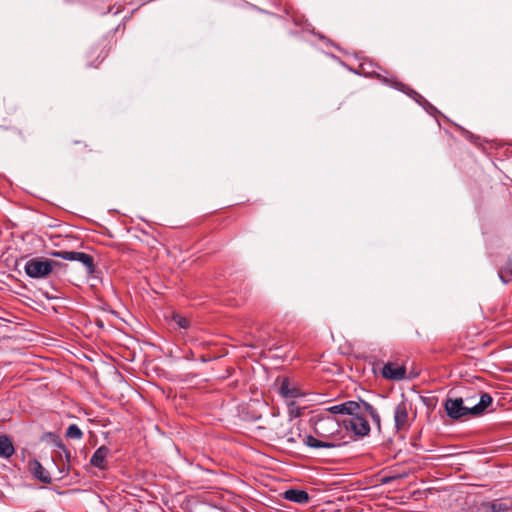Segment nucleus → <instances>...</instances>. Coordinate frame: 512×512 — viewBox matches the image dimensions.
Segmentation results:
<instances>
[{"label": "nucleus", "mask_w": 512, "mask_h": 512, "mask_svg": "<svg viewBox=\"0 0 512 512\" xmlns=\"http://www.w3.org/2000/svg\"><path fill=\"white\" fill-rule=\"evenodd\" d=\"M403 93L406 94L411 99H413L421 107L428 101L420 93H418L416 90L412 89L408 85L406 86Z\"/></svg>", "instance_id": "6ab92c4d"}, {"label": "nucleus", "mask_w": 512, "mask_h": 512, "mask_svg": "<svg viewBox=\"0 0 512 512\" xmlns=\"http://www.w3.org/2000/svg\"><path fill=\"white\" fill-rule=\"evenodd\" d=\"M76 261L83 264L88 275H92L95 272L96 267L93 256L84 252H78Z\"/></svg>", "instance_id": "2eb2a0df"}, {"label": "nucleus", "mask_w": 512, "mask_h": 512, "mask_svg": "<svg viewBox=\"0 0 512 512\" xmlns=\"http://www.w3.org/2000/svg\"><path fill=\"white\" fill-rule=\"evenodd\" d=\"M65 435L67 438L80 440L83 437V432L76 424H71L66 429Z\"/></svg>", "instance_id": "412c9836"}, {"label": "nucleus", "mask_w": 512, "mask_h": 512, "mask_svg": "<svg viewBox=\"0 0 512 512\" xmlns=\"http://www.w3.org/2000/svg\"><path fill=\"white\" fill-rule=\"evenodd\" d=\"M422 107L430 115L435 116L436 114L439 113L438 109L435 106H433L429 101H427Z\"/></svg>", "instance_id": "393cba45"}, {"label": "nucleus", "mask_w": 512, "mask_h": 512, "mask_svg": "<svg viewBox=\"0 0 512 512\" xmlns=\"http://www.w3.org/2000/svg\"><path fill=\"white\" fill-rule=\"evenodd\" d=\"M364 414L365 416L370 415L373 422L376 423L378 426L380 425V415L371 404L364 403Z\"/></svg>", "instance_id": "4be33fe9"}, {"label": "nucleus", "mask_w": 512, "mask_h": 512, "mask_svg": "<svg viewBox=\"0 0 512 512\" xmlns=\"http://www.w3.org/2000/svg\"><path fill=\"white\" fill-rule=\"evenodd\" d=\"M109 452L110 450L108 447L104 445L100 446L93 453L90 459V464L100 470H105L107 468L106 458L109 455Z\"/></svg>", "instance_id": "1a4fd4ad"}, {"label": "nucleus", "mask_w": 512, "mask_h": 512, "mask_svg": "<svg viewBox=\"0 0 512 512\" xmlns=\"http://www.w3.org/2000/svg\"><path fill=\"white\" fill-rule=\"evenodd\" d=\"M52 257L61 258L69 261H76L78 252L75 251H52L49 253Z\"/></svg>", "instance_id": "aec40b11"}, {"label": "nucleus", "mask_w": 512, "mask_h": 512, "mask_svg": "<svg viewBox=\"0 0 512 512\" xmlns=\"http://www.w3.org/2000/svg\"><path fill=\"white\" fill-rule=\"evenodd\" d=\"M316 436L305 435L303 443L312 449H335L348 444L342 424L332 415L320 413L313 418Z\"/></svg>", "instance_id": "f257e3e1"}, {"label": "nucleus", "mask_w": 512, "mask_h": 512, "mask_svg": "<svg viewBox=\"0 0 512 512\" xmlns=\"http://www.w3.org/2000/svg\"><path fill=\"white\" fill-rule=\"evenodd\" d=\"M512 503L509 501L495 500L493 502H484L481 504L480 512H507L511 510Z\"/></svg>", "instance_id": "9b49d317"}, {"label": "nucleus", "mask_w": 512, "mask_h": 512, "mask_svg": "<svg viewBox=\"0 0 512 512\" xmlns=\"http://www.w3.org/2000/svg\"><path fill=\"white\" fill-rule=\"evenodd\" d=\"M324 414H330L332 416L336 415V414H343L344 415L345 414L344 402L328 407L325 410Z\"/></svg>", "instance_id": "5701e85b"}, {"label": "nucleus", "mask_w": 512, "mask_h": 512, "mask_svg": "<svg viewBox=\"0 0 512 512\" xmlns=\"http://www.w3.org/2000/svg\"><path fill=\"white\" fill-rule=\"evenodd\" d=\"M498 275L505 284L512 280V253L509 255L506 263L500 268Z\"/></svg>", "instance_id": "f3484780"}, {"label": "nucleus", "mask_w": 512, "mask_h": 512, "mask_svg": "<svg viewBox=\"0 0 512 512\" xmlns=\"http://www.w3.org/2000/svg\"><path fill=\"white\" fill-rule=\"evenodd\" d=\"M372 65H373V66H369V65H367V66H366V68H367L368 70H373V69H375V70H377V71H379V72H380V71H383V69H382L381 67H379L377 64L372 63Z\"/></svg>", "instance_id": "bb28decb"}, {"label": "nucleus", "mask_w": 512, "mask_h": 512, "mask_svg": "<svg viewBox=\"0 0 512 512\" xmlns=\"http://www.w3.org/2000/svg\"><path fill=\"white\" fill-rule=\"evenodd\" d=\"M412 405L407 399H402L394 409V422L396 430L404 429L408 424L409 411Z\"/></svg>", "instance_id": "423d86ee"}, {"label": "nucleus", "mask_w": 512, "mask_h": 512, "mask_svg": "<svg viewBox=\"0 0 512 512\" xmlns=\"http://www.w3.org/2000/svg\"><path fill=\"white\" fill-rule=\"evenodd\" d=\"M398 478H399V476H385L382 479V483L383 484H389V483H391L392 481H394V480H396Z\"/></svg>", "instance_id": "a878e982"}, {"label": "nucleus", "mask_w": 512, "mask_h": 512, "mask_svg": "<svg viewBox=\"0 0 512 512\" xmlns=\"http://www.w3.org/2000/svg\"><path fill=\"white\" fill-rule=\"evenodd\" d=\"M173 320L180 328L186 329L189 327V321L179 314H175Z\"/></svg>", "instance_id": "b1692460"}, {"label": "nucleus", "mask_w": 512, "mask_h": 512, "mask_svg": "<svg viewBox=\"0 0 512 512\" xmlns=\"http://www.w3.org/2000/svg\"><path fill=\"white\" fill-rule=\"evenodd\" d=\"M369 65V66H373L372 65V62H363L359 65V73L366 76V77H371V78H377L378 80H380L383 84L395 89V90H398L400 92H404L405 88H406V84H404L403 82H401L395 75L393 74H390L388 72H385L386 75H383L381 74L379 71L373 69V70H368L366 68V66Z\"/></svg>", "instance_id": "20e7f679"}, {"label": "nucleus", "mask_w": 512, "mask_h": 512, "mask_svg": "<svg viewBox=\"0 0 512 512\" xmlns=\"http://www.w3.org/2000/svg\"><path fill=\"white\" fill-rule=\"evenodd\" d=\"M29 469L33 477L39 480L40 482L44 484H50L52 482L50 473L42 466V464L38 460H31L29 462Z\"/></svg>", "instance_id": "6e6552de"}, {"label": "nucleus", "mask_w": 512, "mask_h": 512, "mask_svg": "<svg viewBox=\"0 0 512 512\" xmlns=\"http://www.w3.org/2000/svg\"><path fill=\"white\" fill-rule=\"evenodd\" d=\"M342 424L346 430H351L358 437L367 436L370 432V425L364 412L351 417L349 420H344Z\"/></svg>", "instance_id": "39448f33"}, {"label": "nucleus", "mask_w": 512, "mask_h": 512, "mask_svg": "<svg viewBox=\"0 0 512 512\" xmlns=\"http://www.w3.org/2000/svg\"><path fill=\"white\" fill-rule=\"evenodd\" d=\"M492 401L493 399L488 393H482L479 402L469 406L464 405V400L461 397L447 398L444 402V409L449 418L458 420L468 415H482L492 404Z\"/></svg>", "instance_id": "f03ea898"}, {"label": "nucleus", "mask_w": 512, "mask_h": 512, "mask_svg": "<svg viewBox=\"0 0 512 512\" xmlns=\"http://www.w3.org/2000/svg\"><path fill=\"white\" fill-rule=\"evenodd\" d=\"M110 45L109 42L105 39L99 41L98 43L94 44L89 51V57L93 58L95 57L96 61L98 63L102 62L105 57L108 55L110 51Z\"/></svg>", "instance_id": "9d476101"}, {"label": "nucleus", "mask_w": 512, "mask_h": 512, "mask_svg": "<svg viewBox=\"0 0 512 512\" xmlns=\"http://www.w3.org/2000/svg\"><path fill=\"white\" fill-rule=\"evenodd\" d=\"M279 392L284 398H299L304 396V393H302L297 386L291 384L287 378L283 379Z\"/></svg>", "instance_id": "f8f14e48"}, {"label": "nucleus", "mask_w": 512, "mask_h": 512, "mask_svg": "<svg viewBox=\"0 0 512 512\" xmlns=\"http://www.w3.org/2000/svg\"><path fill=\"white\" fill-rule=\"evenodd\" d=\"M287 442L289 443H296V439L294 437H287Z\"/></svg>", "instance_id": "cd10ccee"}, {"label": "nucleus", "mask_w": 512, "mask_h": 512, "mask_svg": "<svg viewBox=\"0 0 512 512\" xmlns=\"http://www.w3.org/2000/svg\"><path fill=\"white\" fill-rule=\"evenodd\" d=\"M53 265L59 266L60 263L42 257H35L25 263L24 270L30 278L40 279L45 278L52 272Z\"/></svg>", "instance_id": "7ed1b4c3"}, {"label": "nucleus", "mask_w": 512, "mask_h": 512, "mask_svg": "<svg viewBox=\"0 0 512 512\" xmlns=\"http://www.w3.org/2000/svg\"><path fill=\"white\" fill-rule=\"evenodd\" d=\"M15 453V448L10 440V438L6 435L0 436V457L3 459H9Z\"/></svg>", "instance_id": "4468645a"}, {"label": "nucleus", "mask_w": 512, "mask_h": 512, "mask_svg": "<svg viewBox=\"0 0 512 512\" xmlns=\"http://www.w3.org/2000/svg\"><path fill=\"white\" fill-rule=\"evenodd\" d=\"M364 403L367 402L363 400L359 402L352 400L344 402L345 414L353 417L364 412Z\"/></svg>", "instance_id": "dca6fc26"}, {"label": "nucleus", "mask_w": 512, "mask_h": 512, "mask_svg": "<svg viewBox=\"0 0 512 512\" xmlns=\"http://www.w3.org/2000/svg\"><path fill=\"white\" fill-rule=\"evenodd\" d=\"M57 447L60 449L61 453H63L64 459H65V462H64L63 467L60 470V472L68 473L70 470V466H71V459H72L71 452L67 449V447L62 442L57 443Z\"/></svg>", "instance_id": "a211bd4d"}, {"label": "nucleus", "mask_w": 512, "mask_h": 512, "mask_svg": "<svg viewBox=\"0 0 512 512\" xmlns=\"http://www.w3.org/2000/svg\"><path fill=\"white\" fill-rule=\"evenodd\" d=\"M284 498L297 504H306L310 501V496L305 490L288 489L284 492Z\"/></svg>", "instance_id": "ddd939ff"}, {"label": "nucleus", "mask_w": 512, "mask_h": 512, "mask_svg": "<svg viewBox=\"0 0 512 512\" xmlns=\"http://www.w3.org/2000/svg\"><path fill=\"white\" fill-rule=\"evenodd\" d=\"M382 376L393 381L403 380L406 377V367L389 361L382 368Z\"/></svg>", "instance_id": "0eeeda50"}]
</instances>
